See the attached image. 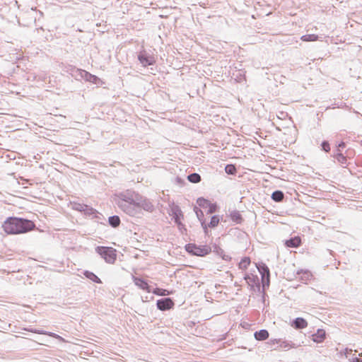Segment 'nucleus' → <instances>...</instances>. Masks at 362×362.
<instances>
[{"mask_svg": "<svg viewBox=\"0 0 362 362\" xmlns=\"http://www.w3.org/2000/svg\"><path fill=\"white\" fill-rule=\"evenodd\" d=\"M33 221L17 217H9L2 224L4 231L8 235L25 233L33 229Z\"/></svg>", "mask_w": 362, "mask_h": 362, "instance_id": "f257e3e1", "label": "nucleus"}, {"mask_svg": "<svg viewBox=\"0 0 362 362\" xmlns=\"http://www.w3.org/2000/svg\"><path fill=\"white\" fill-rule=\"evenodd\" d=\"M185 250L191 255L205 257L211 253V248L209 245H198L195 243H188L185 247Z\"/></svg>", "mask_w": 362, "mask_h": 362, "instance_id": "f03ea898", "label": "nucleus"}, {"mask_svg": "<svg viewBox=\"0 0 362 362\" xmlns=\"http://www.w3.org/2000/svg\"><path fill=\"white\" fill-rule=\"evenodd\" d=\"M97 252L109 264H113L117 258L116 250L109 247H98Z\"/></svg>", "mask_w": 362, "mask_h": 362, "instance_id": "7ed1b4c3", "label": "nucleus"}, {"mask_svg": "<svg viewBox=\"0 0 362 362\" xmlns=\"http://www.w3.org/2000/svg\"><path fill=\"white\" fill-rule=\"evenodd\" d=\"M197 203L200 207L207 209L208 214H213L216 211V205L211 203L208 199L200 197L197 199Z\"/></svg>", "mask_w": 362, "mask_h": 362, "instance_id": "20e7f679", "label": "nucleus"}, {"mask_svg": "<svg viewBox=\"0 0 362 362\" xmlns=\"http://www.w3.org/2000/svg\"><path fill=\"white\" fill-rule=\"evenodd\" d=\"M157 308L160 310H167L173 308L175 305L173 300L170 298L158 300L156 303Z\"/></svg>", "mask_w": 362, "mask_h": 362, "instance_id": "39448f33", "label": "nucleus"}, {"mask_svg": "<svg viewBox=\"0 0 362 362\" xmlns=\"http://www.w3.org/2000/svg\"><path fill=\"white\" fill-rule=\"evenodd\" d=\"M138 59L141 64L145 67L153 65L156 62V58L153 56L147 55L144 53H140L138 56Z\"/></svg>", "mask_w": 362, "mask_h": 362, "instance_id": "423d86ee", "label": "nucleus"}, {"mask_svg": "<svg viewBox=\"0 0 362 362\" xmlns=\"http://www.w3.org/2000/svg\"><path fill=\"white\" fill-rule=\"evenodd\" d=\"M136 205L146 211H153L154 207L153 204L147 199H141Z\"/></svg>", "mask_w": 362, "mask_h": 362, "instance_id": "0eeeda50", "label": "nucleus"}, {"mask_svg": "<svg viewBox=\"0 0 362 362\" xmlns=\"http://www.w3.org/2000/svg\"><path fill=\"white\" fill-rule=\"evenodd\" d=\"M134 282L139 288L146 291L147 293L151 292L148 284L142 279L134 277Z\"/></svg>", "mask_w": 362, "mask_h": 362, "instance_id": "6e6552de", "label": "nucleus"}, {"mask_svg": "<svg viewBox=\"0 0 362 362\" xmlns=\"http://www.w3.org/2000/svg\"><path fill=\"white\" fill-rule=\"evenodd\" d=\"M220 222V218L218 216H213L211 218V221L208 224V226L210 228H214L218 225ZM202 226L203 227L204 232L207 233V225L205 223L204 221H202Z\"/></svg>", "mask_w": 362, "mask_h": 362, "instance_id": "1a4fd4ad", "label": "nucleus"}, {"mask_svg": "<svg viewBox=\"0 0 362 362\" xmlns=\"http://www.w3.org/2000/svg\"><path fill=\"white\" fill-rule=\"evenodd\" d=\"M325 331L324 329H319L317 332L312 335V339L316 343H321L325 339Z\"/></svg>", "mask_w": 362, "mask_h": 362, "instance_id": "9d476101", "label": "nucleus"}, {"mask_svg": "<svg viewBox=\"0 0 362 362\" xmlns=\"http://www.w3.org/2000/svg\"><path fill=\"white\" fill-rule=\"evenodd\" d=\"M285 245L288 247H298L301 245V238L299 236H296L285 242Z\"/></svg>", "mask_w": 362, "mask_h": 362, "instance_id": "9b49d317", "label": "nucleus"}, {"mask_svg": "<svg viewBox=\"0 0 362 362\" xmlns=\"http://www.w3.org/2000/svg\"><path fill=\"white\" fill-rule=\"evenodd\" d=\"M255 338L258 341H263L268 339L269 334L266 329H261L258 332H255Z\"/></svg>", "mask_w": 362, "mask_h": 362, "instance_id": "f8f14e48", "label": "nucleus"}, {"mask_svg": "<svg viewBox=\"0 0 362 362\" xmlns=\"http://www.w3.org/2000/svg\"><path fill=\"white\" fill-rule=\"evenodd\" d=\"M85 78L86 81L95 84L103 83L98 77L86 71H85Z\"/></svg>", "mask_w": 362, "mask_h": 362, "instance_id": "ddd939ff", "label": "nucleus"}, {"mask_svg": "<svg viewBox=\"0 0 362 362\" xmlns=\"http://www.w3.org/2000/svg\"><path fill=\"white\" fill-rule=\"evenodd\" d=\"M293 324L296 329H303L308 326L307 321L302 317L296 318L294 320Z\"/></svg>", "mask_w": 362, "mask_h": 362, "instance_id": "4468645a", "label": "nucleus"}, {"mask_svg": "<svg viewBox=\"0 0 362 362\" xmlns=\"http://www.w3.org/2000/svg\"><path fill=\"white\" fill-rule=\"evenodd\" d=\"M152 293L156 296H168L170 294H173V291H168L166 289L160 288H156L152 291Z\"/></svg>", "mask_w": 362, "mask_h": 362, "instance_id": "2eb2a0df", "label": "nucleus"}, {"mask_svg": "<svg viewBox=\"0 0 362 362\" xmlns=\"http://www.w3.org/2000/svg\"><path fill=\"white\" fill-rule=\"evenodd\" d=\"M84 276L88 278V279L93 281V282H95V283H98V284H101L102 281L98 277L97 275H95L94 273L91 272H89V271H86L84 273H83Z\"/></svg>", "mask_w": 362, "mask_h": 362, "instance_id": "dca6fc26", "label": "nucleus"}, {"mask_svg": "<svg viewBox=\"0 0 362 362\" xmlns=\"http://www.w3.org/2000/svg\"><path fill=\"white\" fill-rule=\"evenodd\" d=\"M300 39L304 42H315L318 39V36L315 34H308L303 35Z\"/></svg>", "mask_w": 362, "mask_h": 362, "instance_id": "f3484780", "label": "nucleus"}, {"mask_svg": "<svg viewBox=\"0 0 362 362\" xmlns=\"http://www.w3.org/2000/svg\"><path fill=\"white\" fill-rule=\"evenodd\" d=\"M250 264V259L249 257H244L239 263V268L243 270H246Z\"/></svg>", "mask_w": 362, "mask_h": 362, "instance_id": "a211bd4d", "label": "nucleus"}, {"mask_svg": "<svg viewBox=\"0 0 362 362\" xmlns=\"http://www.w3.org/2000/svg\"><path fill=\"white\" fill-rule=\"evenodd\" d=\"M272 198L275 202H281L284 199V194L281 191H275L272 193Z\"/></svg>", "mask_w": 362, "mask_h": 362, "instance_id": "6ab92c4d", "label": "nucleus"}, {"mask_svg": "<svg viewBox=\"0 0 362 362\" xmlns=\"http://www.w3.org/2000/svg\"><path fill=\"white\" fill-rule=\"evenodd\" d=\"M188 180L192 183H198L201 181V177L197 173H192L187 177Z\"/></svg>", "mask_w": 362, "mask_h": 362, "instance_id": "aec40b11", "label": "nucleus"}, {"mask_svg": "<svg viewBox=\"0 0 362 362\" xmlns=\"http://www.w3.org/2000/svg\"><path fill=\"white\" fill-rule=\"evenodd\" d=\"M109 223L113 227H117L120 223V219L117 216H113L109 218Z\"/></svg>", "mask_w": 362, "mask_h": 362, "instance_id": "412c9836", "label": "nucleus"}, {"mask_svg": "<svg viewBox=\"0 0 362 362\" xmlns=\"http://www.w3.org/2000/svg\"><path fill=\"white\" fill-rule=\"evenodd\" d=\"M225 171L228 175H235L237 172V170L234 165L228 164L226 166Z\"/></svg>", "mask_w": 362, "mask_h": 362, "instance_id": "4be33fe9", "label": "nucleus"}, {"mask_svg": "<svg viewBox=\"0 0 362 362\" xmlns=\"http://www.w3.org/2000/svg\"><path fill=\"white\" fill-rule=\"evenodd\" d=\"M336 159L339 163L341 164H345L346 163V157L344 156L342 153H337L336 155Z\"/></svg>", "mask_w": 362, "mask_h": 362, "instance_id": "5701e85b", "label": "nucleus"}, {"mask_svg": "<svg viewBox=\"0 0 362 362\" xmlns=\"http://www.w3.org/2000/svg\"><path fill=\"white\" fill-rule=\"evenodd\" d=\"M322 149L326 151V152H329L330 151V146H329V144L327 141H324L322 144Z\"/></svg>", "mask_w": 362, "mask_h": 362, "instance_id": "b1692460", "label": "nucleus"}, {"mask_svg": "<svg viewBox=\"0 0 362 362\" xmlns=\"http://www.w3.org/2000/svg\"><path fill=\"white\" fill-rule=\"evenodd\" d=\"M280 347L281 348H283V349H290L291 348V346L290 344H288V343L285 342V341H283L281 344H280Z\"/></svg>", "mask_w": 362, "mask_h": 362, "instance_id": "393cba45", "label": "nucleus"}, {"mask_svg": "<svg viewBox=\"0 0 362 362\" xmlns=\"http://www.w3.org/2000/svg\"><path fill=\"white\" fill-rule=\"evenodd\" d=\"M196 214H197L198 217H199L200 216H203V212L201 210H197L196 211Z\"/></svg>", "mask_w": 362, "mask_h": 362, "instance_id": "a878e982", "label": "nucleus"}, {"mask_svg": "<svg viewBox=\"0 0 362 362\" xmlns=\"http://www.w3.org/2000/svg\"><path fill=\"white\" fill-rule=\"evenodd\" d=\"M222 258L225 260H230V257L228 256V255H224Z\"/></svg>", "mask_w": 362, "mask_h": 362, "instance_id": "bb28decb", "label": "nucleus"}, {"mask_svg": "<svg viewBox=\"0 0 362 362\" xmlns=\"http://www.w3.org/2000/svg\"><path fill=\"white\" fill-rule=\"evenodd\" d=\"M265 272H267V278L269 277V271L267 268L265 269Z\"/></svg>", "mask_w": 362, "mask_h": 362, "instance_id": "cd10ccee", "label": "nucleus"}, {"mask_svg": "<svg viewBox=\"0 0 362 362\" xmlns=\"http://www.w3.org/2000/svg\"><path fill=\"white\" fill-rule=\"evenodd\" d=\"M279 340H277V339H275V340H273L272 341V343L274 344V343H279Z\"/></svg>", "mask_w": 362, "mask_h": 362, "instance_id": "c85d7f7f", "label": "nucleus"}, {"mask_svg": "<svg viewBox=\"0 0 362 362\" xmlns=\"http://www.w3.org/2000/svg\"><path fill=\"white\" fill-rule=\"evenodd\" d=\"M339 147H344V143H342V144H339Z\"/></svg>", "mask_w": 362, "mask_h": 362, "instance_id": "c756f323", "label": "nucleus"}]
</instances>
